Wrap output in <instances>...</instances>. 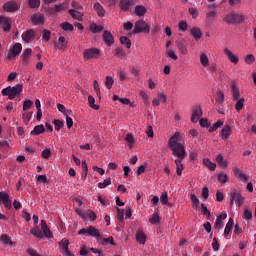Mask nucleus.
Returning <instances> with one entry per match:
<instances>
[{
	"instance_id": "nucleus-1",
	"label": "nucleus",
	"mask_w": 256,
	"mask_h": 256,
	"mask_svg": "<svg viewBox=\"0 0 256 256\" xmlns=\"http://www.w3.org/2000/svg\"><path fill=\"white\" fill-rule=\"evenodd\" d=\"M41 228L35 227L30 230V235H33L36 239H53V232L47 226V222L45 220H41L40 222Z\"/></svg>"
},
{
	"instance_id": "nucleus-2",
	"label": "nucleus",
	"mask_w": 256,
	"mask_h": 256,
	"mask_svg": "<svg viewBox=\"0 0 256 256\" xmlns=\"http://www.w3.org/2000/svg\"><path fill=\"white\" fill-rule=\"evenodd\" d=\"M21 91H23V84H17L13 87L8 86L7 88L2 89V95L12 100L15 99L16 96L21 94Z\"/></svg>"
},
{
	"instance_id": "nucleus-3",
	"label": "nucleus",
	"mask_w": 256,
	"mask_h": 256,
	"mask_svg": "<svg viewBox=\"0 0 256 256\" xmlns=\"http://www.w3.org/2000/svg\"><path fill=\"white\" fill-rule=\"evenodd\" d=\"M224 21L229 25H241V23L245 21V16L243 14L232 12L224 17Z\"/></svg>"
},
{
	"instance_id": "nucleus-4",
	"label": "nucleus",
	"mask_w": 256,
	"mask_h": 256,
	"mask_svg": "<svg viewBox=\"0 0 256 256\" xmlns=\"http://www.w3.org/2000/svg\"><path fill=\"white\" fill-rule=\"evenodd\" d=\"M150 26L144 20L136 21L133 29V34L138 35V33H149Z\"/></svg>"
},
{
	"instance_id": "nucleus-5",
	"label": "nucleus",
	"mask_w": 256,
	"mask_h": 256,
	"mask_svg": "<svg viewBox=\"0 0 256 256\" xmlns=\"http://www.w3.org/2000/svg\"><path fill=\"white\" fill-rule=\"evenodd\" d=\"M3 9L6 13H15V11H19V9H21V3L15 0H10L3 4Z\"/></svg>"
},
{
	"instance_id": "nucleus-6",
	"label": "nucleus",
	"mask_w": 256,
	"mask_h": 256,
	"mask_svg": "<svg viewBox=\"0 0 256 256\" xmlns=\"http://www.w3.org/2000/svg\"><path fill=\"white\" fill-rule=\"evenodd\" d=\"M101 52L97 48L85 49L83 52V57L85 61H91V59H99Z\"/></svg>"
},
{
	"instance_id": "nucleus-7",
	"label": "nucleus",
	"mask_w": 256,
	"mask_h": 256,
	"mask_svg": "<svg viewBox=\"0 0 256 256\" xmlns=\"http://www.w3.org/2000/svg\"><path fill=\"white\" fill-rule=\"evenodd\" d=\"M170 149L174 157H178L177 159H185L187 152L185 151V146L183 145V143L173 146Z\"/></svg>"
},
{
	"instance_id": "nucleus-8",
	"label": "nucleus",
	"mask_w": 256,
	"mask_h": 256,
	"mask_svg": "<svg viewBox=\"0 0 256 256\" xmlns=\"http://www.w3.org/2000/svg\"><path fill=\"white\" fill-rule=\"evenodd\" d=\"M21 51H23V46L21 43H16L13 45L12 49L6 52L7 59H15L17 55H21Z\"/></svg>"
},
{
	"instance_id": "nucleus-9",
	"label": "nucleus",
	"mask_w": 256,
	"mask_h": 256,
	"mask_svg": "<svg viewBox=\"0 0 256 256\" xmlns=\"http://www.w3.org/2000/svg\"><path fill=\"white\" fill-rule=\"evenodd\" d=\"M78 235H89L90 237H101V232L94 226H90L87 229L83 228L78 232Z\"/></svg>"
},
{
	"instance_id": "nucleus-10",
	"label": "nucleus",
	"mask_w": 256,
	"mask_h": 256,
	"mask_svg": "<svg viewBox=\"0 0 256 256\" xmlns=\"http://www.w3.org/2000/svg\"><path fill=\"white\" fill-rule=\"evenodd\" d=\"M201 117H203V110L200 106H195L192 109V116H191V122L192 123H199L201 120Z\"/></svg>"
},
{
	"instance_id": "nucleus-11",
	"label": "nucleus",
	"mask_w": 256,
	"mask_h": 256,
	"mask_svg": "<svg viewBox=\"0 0 256 256\" xmlns=\"http://www.w3.org/2000/svg\"><path fill=\"white\" fill-rule=\"evenodd\" d=\"M233 201H235L238 207H242L243 203H245V197H243L239 192H234L231 194V199H230L231 205H233Z\"/></svg>"
},
{
	"instance_id": "nucleus-12",
	"label": "nucleus",
	"mask_w": 256,
	"mask_h": 256,
	"mask_svg": "<svg viewBox=\"0 0 256 256\" xmlns=\"http://www.w3.org/2000/svg\"><path fill=\"white\" fill-rule=\"evenodd\" d=\"M0 27L5 33L11 31V19L7 16H0Z\"/></svg>"
},
{
	"instance_id": "nucleus-13",
	"label": "nucleus",
	"mask_w": 256,
	"mask_h": 256,
	"mask_svg": "<svg viewBox=\"0 0 256 256\" xmlns=\"http://www.w3.org/2000/svg\"><path fill=\"white\" fill-rule=\"evenodd\" d=\"M217 19V11L210 10L206 13V20H205V26L211 27L213 25V21Z\"/></svg>"
},
{
	"instance_id": "nucleus-14",
	"label": "nucleus",
	"mask_w": 256,
	"mask_h": 256,
	"mask_svg": "<svg viewBox=\"0 0 256 256\" xmlns=\"http://www.w3.org/2000/svg\"><path fill=\"white\" fill-rule=\"evenodd\" d=\"M224 55L229 59L230 63L237 65L239 63V57L233 53L229 48H224Z\"/></svg>"
},
{
	"instance_id": "nucleus-15",
	"label": "nucleus",
	"mask_w": 256,
	"mask_h": 256,
	"mask_svg": "<svg viewBox=\"0 0 256 256\" xmlns=\"http://www.w3.org/2000/svg\"><path fill=\"white\" fill-rule=\"evenodd\" d=\"M58 245L60 246L62 252L66 256H74L71 251H69V240L63 239L60 242H58Z\"/></svg>"
},
{
	"instance_id": "nucleus-16",
	"label": "nucleus",
	"mask_w": 256,
	"mask_h": 256,
	"mask_svg": "<svg viewBox=\"0 0 256 256\" xmlns=\"http://www.w3.org/2000/svg\"><path fill=\"white\" fill-rule=\"evenodd\" d=\"M232 132H233V130H232L231 126L225 125L220 132L221 139H223V141L229 140Z\"/></svg>"
},
{
	"instance_id": "nucleus-17",
	"label": "nucleus",
	"mask_w": 256,
	"mask_h": 256,
	"mask_svg": "<svg viewBox=\"0 0 256 256\" xmlns=\"http://www.w3.org/2000/svg\"><path fill=\"white\" fill-rule=\"evenodd\" d=\"M181 140V133L179 132H175L173 134L172 137H170L169 141H168V146L170 147V149L172 147H175L177 145H181V143H179V141Z\"/></svg>"
},
{
	"instance_id": "nucleus-18",
	"label": "nucleus",
	"mask_w": 256,
	"mask_h": 256,
	"mask_svg": "<svg viewBox=\"0 0 256 256\" xmlns=\"http://www.w3.org/2000/svg\"><path fill=\"white\" fill-rule=\"evenodd\" d=\"M33 25H43L45 23V15L41 13H35L31 16Z\"/></svg>"
},
{
	"instance_id": "nucleus-19",
	"label": "nucleus",
	"mask_w": 256,
	"mask_h": 256,
	"mask_svg": "<svg viewBox=\"0 0 256 256\" xmlns=\"http://www.w3.org/2000/svg\"><path fill=\"white\" fill-rule=\"evenodd\" d=\"M233 171L238 179V181H242L243 183H247L249 181V176L241 171L238 167H234Z\"/></svg>"
},
{
	"instance_id": "nucleus-20",
	"label": "nucleus",
	"mask_w": 256,
	"mask_h": 256,
	"mask_svg": "<svg viewBox=\"0 0 256 256\" xmlns=\"http://www.w3.org/2000/svg\"><path fill=\"white\" fill-rule=\"evenodd\" d=\"M33 53V50L31 48H27L22 53V62L24 65H29L31 63V55Z\"/></svg>"
},
{
	"instance_id": "nucleus-21",
	"label": "nucleus",
	"mask_w": 256,
	"mask_h": 256,
	"mask_svg": "<svg viewBox=\"0 0 256 256\" xmlns=\"http://www.w3.org/2000/svg\"><path fill=\"white\" fill-rule=\"evenodd\" d=\"M35 39V31L34 30H27L22 34V40L24 43H31Z\"/></svg>"
},
{
	"instance_id": "nucleus-22",
	"label": "nucleus",
	"mask_w": 256,
	"mask_h": 256,
	"mask_svg": "<svg viewBox=\"0 0 256 256\" xmlns=\"http://www.w3.org/2000/svg\"><path fill=\"white\" fill-rule=\"evenodd\" d=\"M225 219H227V213L218 215L215 222V229L221 231V229H223V221H225Z\"/></svg>"
},
{
	"instance_id": "nucleus-23",
	"label": "nucleus",
	"mask_w": 256,
	"mask_h": 256,
	"mask_svg": "<svg viewBox=\"0 0 256 256\" xmlns=\"http://www.w3.org/2000/svg\"><path fill=\"white\" fill-rule=\"evenodd\" d=\"M103 40L108 45V47H111L115 43V39L113 38V34L109 31H104L103 33Z\"/></svg>"
},
{
	"instance_id": "nucleus-24",
	"label": "nucleus",
	"mask_w": 256,
	"mask_h": 256,
	"mask_svg": "<svg viewBox=\"0 0 256 256\" xmlns=\"http://www.w3.org/2000/svg\"><path fill=\"white\" fill-rule=\"evenodd\" d=\"M135 0H120L119 7L121 11H129V7L134 4Z\"/></svg>"
},
{
	"instance_id": "nucleus-25",
	"label": "nucleus",
	"mask_w": 256,
	"mask_h": 256,
	"mask_svg": "<svg viewBox=\"0 0 256 256\" xmlns=\"http://www.w3.org/2000/svg\"><path fill=\"white\" fill-rule=\"evenodd\" d=\"M233 225H235V220L233 218H229L226 227L224 229V237H229V233L233 231Z\"/></svg>"
},
{
	"instance_id": "nucleus-26",
	"label": "nucleus",
	"mask_w": 256,
	"mask_h": 256,
	"mask_svg": "<svg viewBox=\"0 0 256 256\" xmlns=\"http://www.w3.org/2000/svg\"><path fill=\"white\" fill-rule=\"evenodd\" d=\"M175 165L177 175L182 176L183 170L185 169V165H183V159H175Z\"/></svg>"
},
{
	"instance_id": "nucleus-27",
	"label": "nucleus",
	"mask_w": 256,
	"mask_h": 256,
	"mask_svg": "<svg viewBox=\"0 0 256 256\" xmlns=\"http://www.w3.org/2000/svg\"><path fill=\"white\" fill-rule=\"evenodd\" d=\"M231 94L233 101H237V99H240L241 92H239V88H237V85L235 83L231 84Z\"/></svg>"
},
{
	"instance_id": "nucleus-28",
	"label": "nucleus",
	"mask_w": 256,
	"mask_h": 256,
	"mask_svg": "<svg viewBox=\"0 0 256 256\" xmlns=\"http://www.w3.org/2000/svg\"><path fill=\"white\" fill-rule=\"evenodd\" d=\"M94 11H96L98 17H105V8L101 5V3L97 2L93 6Z\"/></svg>"
},
{
	"instance_id": "nucleus-29",
	"label": "nucleus",
	"mask_w": 256,
	"mask_h": 256,
	"mask_svg": "<svg viewBox=\"0 0 256 256\" xmlns=\"http://www.w3.org/2000/svg\"><path fill=\"white\" fill-rule=\"evenodd\" d=\"M68 13L71 15L73 19H77V21H83V13L79 12L75 9L68 10Z\"/></svg>"
},
{
	"instance_id": "nucleus-30",
	"label": "nucleus",
	"mask_w": 256,
	"mask_h": 256,
	"mask_svg": "<svg viewBox=\"0 0 256 256\" xmlns=\"http://www.w3.org/2000/svg\"><path fill=\"white\" fill-rule=\"evenodd\" d=\"M136 241L137 243H140V245H145L147 241V236H145V233H143V231H138L136 233Z\"/></svg>"
},
{
	"instance_id": "nucleus-31",
	"label": "nucleus",
	"mask_w": 256,
	"mask_h": 256,
	"mask_svg": "<svg viewBox=\"0 0 256 256\" xmlns=\"http://www.w3.org/2000/svg\"><path fill=\"white\" fill-rule=\"evenodd\" d=\"M54 7L56 13H60V11H66V9H69V1H65L61 4H56Z\"/></svg>"
},
{
	"instance_id": "nucleus-32",
	"label": "nucleus",
	"mask_w": 256,
	"mask_h": 256,
	"mask_svg": "<svg viewBox=\"0 0 256 256\" xmlns=\"http://www.w3.org/2000/svg\"><path fill=\"white\" fill-rule=\"evenodd\" d=\"M147 13V8L143 5H137L135 7V14L137 17H143Z\"/></svg>"
},
{
	"instance_id": "nucleus-33",
	"label": "nucleus",
	"mask_w": 256,
	"mask_h": 256,
	"mask_svg": "<svg viewBox=\"0 0 256 256\" xmlns=\"http://www.w3.org/2000/svg\"><path fill=\"white\" fill-rule=\"evenodd\" d=\"M190 33L196 41H199V39H201V37H203V33H201V29H199V28H192L190 30Z\"/></svg>"
},
{
	"instance_id": "nucleus-34",
	"label": "nucleus",
	"mask_w": 256,
	"mask_h": 256,
	"mask_svg": "<svg viewBox=\"0 0 256 256\" xmlns=\"http://www.w3.org/2000/svg\"><path fill=\"white\" fill-rule=\"evenodd\" d=\"M203 165H205V167L210 169V171H215V169H217V164L210 161L209 158H204L203 159Z\"/></svg>"
},
{
	"instance_id": "nucleus-35",
	"label": "nucleus",
	"mask_w": 256,
	"mask_h": 256,
	"mask_svg": "<svg viewBox=\"0 0 256 256\" xmlns=\"http://www.w3.org/2000/svg\"><path fill=\"white\" fill-rule=\"evenodd\" d=\"M42 133H45V126L43 124L35 126L31 131V135H41Z\"/></svg>"
},
{
	"instance_id": "nucleus-36",
	"label": "nucleus",
	"mask_w": 256,
	"mask_h": 256,
	"mask_svg": "<svg viewBox=\"0 0 256 256\" xmlns=\"http://www.w3.org/2000/svg\"><path fill=\"white\" fill-rule=\"evenodd\" d=\"M67 47V39L65 37L60 36L58 42L56 43V49H65Z\"/></svg>"
},
{
	"instance_id": "nucleus-37",
	"label": "nucleus",
	"mask_w": 256,
	"mask_h": 256,
	"mask_svg": "<svg viewBox=\"0 0 256 256\" xmlns=\"http://www.w3.org/2000/svg\"><path fill=\"white\" fill-rule=\"evenodd\" d=\"M215 101L218 105H223V103H225V94L222 91L217 92Z\"/></svg>"
},
{
	"instance_id": "nucleus-38",
	"label": "nucleus",
	"mask_w": 256,
	"mask_h": 256,
	"mask_svg": "<svg viewBox=\"0 0 256 256\" xmlns=\"http://www.w3.org/2000/svg\"><path fill=\"white\" fill-rule=\"evenodd\" d=\"M216 162L218 163V165H220L221 167H227V160H225V158H223V154H218L216 155Z\"/></svg>"
},
{
	"instance_id": "nucleus-39",
	"label": "nucleus",
	"mask_w": 256,
	"mask_h": 256,
	"mask_svg": "<svg viewBox=\"0 0 256 256\" xmlns=\"http://www.w3.org/2000/svg\"><path fill=\"white\" fill-rule=\"evenodd\" d=\"M41 6V0H28V7L30 9H39Z\"/></svg>"
},
{
	"instance_id": "nucleus-40",
	"label": "nucleus",
	"mask_w": 256,
	"mask_h": 256,
	"mask_svg": "<svg viewBox=\"0 0 256 256\" xmlns=\"http://www.w3.org/2000/svg\"><path fill=\"white\" fill-rule=\"evenodd\" d=\"M178 51L181 53V55H187L189 53V50L187 49V46L181 42L177 43Z\"/></svg>"
},
{
	"instance_id": "nucleus-41",
	"label": "nucleus",
	"mask_w": 256,
	"mask_h": 256,
	"mask_svg": "<svg viewBox=\"0 0 256 256\" xmlns=\"http://www.w3.org/2000/svg\"><path fill=\"white\" fill-rule=\"evenodd\" d=\"M88 103L91 109H94L95 111H99V105L95 104V97L88 96Z\"/></svg>"
},
{
	"instance_id": "nucleus-42",
	"label": "nucleus",
	"mask_w": 256,
	"mask_h": 256,
	"mask_svg": "<svg viewBox=\"0 0 256 256\" xmlns=\"http://www.w3.org/2000/svg\"><path fill=\"white\" fill-rule=\"evenodd\" d=\"M0 243H3L5 246L13 245V241H11V238H9V236H7V234H3L1 236Z\"/></svg>"
},
{
	"instance_id": "nucleus-43",
	"label": "nucleus",
	"mask_w": 256,
	"mask_h": 256,
	"mask_svg": "<svg viewBox=\"0 0 256 256\" xmlns=\"http://www.w3.org/2000/svg\"><path fill=\"white\" fill-rule=\"evenodd\" d=\"M200 63L203 67H209V57H207V54L203 53L200 55Z\"/></svg>"
},
{
	"instance_id": "nucleus-44",
	"label": "nucleus",
	"mask_w": 256,
	"mask_h": 256,
	"mask_svg": "<svg viewBox=\"0 0 256 256\" xmlns=\"http://www.w3.org/2000/svg\"><path fill=\"white\" fill-rule=\"evenodd\" d=\"M190 199L192 201L193 209H199V203H200L199 198H197L195 194H191Z\"/></svg>"
},
{
	"instance_id": "nucleus-45",
	"label": "nucleus",
	"mask_w": 256,
	"mask_h": 256,
	"mask_svg": "<svg viewBox=\"0 0 256 256\" xmlns=\"http://www.w3.org/2000/svg\"><path fill=\"white\" fill-rule=\"evenodd\" d=\"M187 29H189V24H187L186 21H180L178 23V31L185 33V31H187Z\"/></svg>"
},
{
	"instance_id": "nucleus-46",
	"label": "nucleus",
	"mask_w": 256,
	"mask_h": 256,
	"mask_svg": "<svg viewBox=\"0 0 256 256\" xmlns=\"http://www.w3.org/2000/svg\"><path fill=\"white\" fill-rule=\"evenodd\" d=\"M245 107V98H238L235 104L236 111H241Z\"/></svg>"
},
{
	"instance_id": "nucleus-47",
	"label": "nucleus",
	"mask_w": 256,
	"mask_h": 256,
	"mask_svg": "<svg viewBox=\"0 0 256 256\" xmlns=\"http://www.w3.org/2000/svg\"><path fill=\"white\" fill-rule=\"evenodd\" d=\"M121 45H125L126 49H131V40L126 36L120 37Z\"/></svg>"
},
{
	"instance_id": "nucleus-48",
	"label": "nucleus",
	"mask_w": 256,
	"mask_h": 256,
	"mask_svg": "<svg viewBox=\"0 0 256 256\" xmlns=\"http://www.w3.org/2000/svg\"><path fill=\"white\" fill-rule=\"evenodd\" d=\"M160 201L162 205H171L169 204V194H167V191H164L160 196Z\"/></svg>"
},
{
	"instance_id": "nucleus-49",
	"label": "nucleus",
	"mask_w": 256,
	"mask_h": 256,
	"mask_svg": "<svg viewBox=\"0 0 256 256\" xmlns=\"http://www.w3.org/2000/svg\"><path fill=\"white\" fill-rule=\"evenodd\" d=\"M149 222L152 225H159V223L161 222V219L159 218V214L158 213H154L152 215V217H150Z\"/></svg>"
},
{
	"instance_id": "nucleus-50",
	"label": "nucleus",
	"mask_w": 256,
	"mask_h": 256,
	"mask_svg": "<svg viewBox=\"0 0 256 256\" xmlns=\"http://www.w3.org/2000/svg\"><path fill=\"white\" fill-rule=\"evenodd\" d=\"M90 31L93 33H101L103 31V26H99L96 23L90 25Z\"/></svg>"
},
{
	"instance_id": "nucleus-51",
	"label": "nucleus",
	"mask_w": 256,
	"mask_h": 256,
	"mask_svg": "<svg viewBox=\"0 0 256 256\" xmlns=\"http://www.w3.org/2000/svg\"><path fill=\"white\" fill-rule=\"evenodd\" d=\"M246 65H253L255 63V56L253 54H248L244 58Z\"/></svg>"
},
{
	"instance_id": "nucleus-52",
	"label": "nucleus",
	"mask_w": 256,
	"mask_h": 256,
	"mask_svg": "<svg viewBox=\"0 0 256 256\" xmlns=\"http://www.w3.org/2000/svg\"><path fill=\"white\" fill-rule=\"evenodd\" d=\"M51 39V31L49 30H44L42 33V41L43 43H48Z\"/></svg>"
},
{
	"instance_id": "nucleus-53",
	"label": "nucleus",
	"mask_w": 256,
	"mask_h": 256,
	"mask_svg": "<svg viewBox=\"0 0 256 256\" xmlns=\"http://www.w3.org/2000/svg\"><path fill=\"white\" fill-rule=\"evenodd\" d=\"M57 109L58 111H60V113H63L64 116L69 115V113H73V111L71 110L67 111V109L65 108V105L63 104H58Z\"/></svg>"
},
{
	"instance_id": "nucleus-54",
	"label": "nucleus",
	"mask_w": 256,
	"mask_h": 256,
	"mask_svg": "<svg viewBox=\"0 0 256 256\" xmlns=\"http://www.w3.org/2000/svg\"><path fill=\"white\" fill-rule=\"evenodd\" d=\"M224 124V122L222 120H218L217 122H215L213 124V126L209 129V133H213V131H217V129H219V127H222V125Z\"/></svg>"
},
{
	"instance_id": "nucleus-55",
	"label": "nucleus",
	"mask_w": 256,
	"mask_h": 256,
	"mask_svg": "<svg viewBox=\"0 0 256 256\" xmlns=\"http://www.w3.org/2000/svg\"><path fill=\"white\" fill-rule=\"evenodd\" d=\"M111 185V178H106L103 182L98 183L99 189H105Z\"/></svg>"
},
{
	"instance_id": "nucleus-56",
	"label": "nucleus",
	"mask_w": 256,
	"mask_h": 256,
	"mask_svg": "<svg viewBox=\"0 0 256 256\" xmlns=\"http://www.w3.org/2000/svg\"><path fill=\"white\" fill-rule=\"evenodd\" d=\"M85 215L86 220L89 219L90 221H95V219H97V214L92 210H88Z\"/></svg>"
},
{
	"instance_id": "nucleus-57",
	"label": "nucleus",
	"mask_w": 256,
	"mask_h": 256,
	"mask_svg": "<svg viewBox=\"0 0 256 256\" xmlns=\"http://www.w3.org/2000/svg\"><path fill=\"white\" fill-rule=\"evenodd\" d=\"M60 27L63 29V31H73L74 29L73 24L69 22L62 23Z\"/></svg>"
},
{
	"instance_id": "nucleus-58",
	"label": "nucleus",
	"mask_w": 256,
	"mask_h": 256,
	"mask_svg": "<svg viewBox=\"0 0 256 256\" xmlns=\"http://www.w3.org/2000/svg\"><path fill=\"white\" fill-rule=\"evenodd\" d=\"M140 97L142 98L143 103L145 105H149V94H147V92L141 90L140 91Z\"/></svg>"
},
{
	"instance_id": "nucleus-59",
	"label": "nucleus",
	"mask_w": 256,
	"mask_h": 256,
	"mask_svg": "<svg viewBox=\"0 0 256 256\" xmlns=\"http://www.w3.org/2000/svg\"><path fill=\"white\" fill-rule=\"evenodd\" d=\"M113 83H115V80L111 76H107L105 80V85L107 89H111L113 87Z\"/></svg>"
},
{
	"instance_id": "nucleus-60",
	"label": "nucleus",
	"mask_w": 256,
	"mask_h": 256,
	"mask_svg": "<svg viewBox=\"0 0 256 256\" xmlns=\"http://www.w3.org/2000/svg\"><path fill=\"white\" fill-rule=\"evenodd\" d=\"M31 107H33V101L25 100L23 102V107H22L23 111H29V109H31Z\"/></svg>"
},
{
	"instance_id": "nucleus-61",
	"label": "nucleus",
	"mask_w": 256,
	"mask_h": 256,
	"mask_svg": "<svg viewBox=\"0 0 256 256\" xmlns=\"http://www.w3.org/2000/svg\"><path fill=\"white\" fill-rule=\"evenodd\" d=\"M53 123L56 131H61V129H63V126L65 125L61 120H54Z\"/></svg>"
},
{
	"instance_id": "nucleus-62",
	"label": "nucleus",
	"mask_w": 256,
	"mask_h": 256,
	"mask_svg": "<svg viewBox=\"0 0 256 256\" xmlns=\"http://www.w3.org/2000/svg\"><path fill=\"white\" fill-rule=\"evenodd\" d=\"M166 57H169V59H173V61H177L178 59L177 54L175 53V50H168L166 52Z\"/></svg>"
},
{
	"instance_id": "nucleus-63",
	"label": "nucleus",
	"mask_w": 256,
	"mask_h": 256,
	"mask_svg": "<svg viewBox=\"0 0 256 256\" xmlns=\"http://www.w3.org/2000/svg\"><path fill=\"white\" fill-rule=\"evenodd\" d=\"M218 181L219 183H222V185H224V183H227V181H229V177L227 176V174H219Z\"/></svg>"
},
{
	"instance_id": "nucleus-64",
	"label": "nucleus",
	"mask_w": 256,
	"mask_h": 256,
	"mask_svg": "<svg viewBox=\"0 0 256 256\" xmlns=\"http://www.w3.org/2000/svg\"><path fill=\"white\" fill-rule=\"evenodd\" d=\"M114 57H124L125 52L123 51V48H116L113 52Z\"/></svg>"
}]
</instances>
